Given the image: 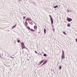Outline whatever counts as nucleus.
<instances>
[{"mask_svg":"<svg viewBox=\"0 0 77 77\" xmlns=\"http://www.w3.org/2000/svg\"><path fill=\"white\" fill-rule=\"evenodd\" d=\"M17 42H18L19 43H20V41L19 40H18L17 41Z\"/></svg>","mask_w":77,"mask_h":77,"instance_id":"obj_20","label":"nucleus"},{"mask_svg":"<svg viewBox=\"0 0 77 77\" xmlns=\"http://www.w3.org/2000/svg\"><path fill=\"white\" fill-rule=\"evenodd\" d=\"M44 32L45 33H46V29H44Z\"/></svg>","mask_w":77,"mask_h":77,"instance_id":"obj_12","label":"nucleus"},{"mask_svg":"<svg viewBox=\"0 0 77 77\" xmlns=\"http://www.w3.org/2000/svg\"><path fill=\"white\" fill-rule=\"evenodd\" d=\"M47 60H46L43 63V64L41 66H43V65H44L45 64V63H47Z\"/></svg>","mask_w":77,"mask_h":77,"instance_id":"obj_3","label":"nucleus"},{"mask_svg":"<svg viewBox=\"0 0 77 77\" xmlns=\"http://www.w3.org/2000/svg\"><path fill=\"white\" fill-rule=\"evenodd\" d=\"M59 68L60 69H62V66H60Z\"/></svg>","mask_w":77,"mask_h":77,"instance_id":"obj_13","label":"nucleus"},{"mask_svg":"<svg viewBox=\"0 0 77 77\" xmlns=\"http://www.w3.org/2000/svg\"><path fill=\"white\" fill-rule=\"evenodd\" d=\"M22 49H23V48H24V45H21Z\"/></svg>","mask_w":77,"mask_h":77,"instance_id":"obj_7","label":"nucleus"},{"mask_svg":"<svg viewBox=\"0 0 77 77\" xmlns=\"http://www.w3.org/2000/svg\"><path fill=\"white\" fill-rule=\"evenodd\" d=\"M75 41H76V42H77V38L75 39Z\"/></svg>","mask_w":77,"mask_h":77,"instance_id":"obj_23","label":"nucleus"},{"mask_svg":"<svg viewBox=\"0 0 77 77\" xmlns=\"http://www.w3.org/2000/svg\"><path fill=\"white\" fill-rule=\"evenodd\" d=\"M30 29V27H28V29Z\"/></svg>","mask_w":77,"mask_h":77,"instance_id":"obj_24","label":"nucleus"},{"mask_svg":"<svg viewBox=\"0 0 77 77\" xmlns=\"http://www.w3.org/2000/svg\"><path fill=\"white\" fill-rule=\"evenodd\" d=\"M25 24L26 26H27V21H26L25 22Z\"/></svg>","mask_w":77,"mask_h":77,"instance_id":"obj_8","label":"nucleus"},{"mask_svg":"<svg viewBox=\"0 0 77 77\" xmlns=\"http://www.w3.org/2000/svg\"><path fill=\"white\" fill-rule=\"evenodd\" d=\"M24 45V43H23V42H22L21 43V45Z\"/></svg>","mask_w":77,"mask_h":77,"instance_id":"obj_19","label":"nucleus"},{"mask_svg":"<svg viewBox=\"0 0 77 77\" xmlns=\"http://www.w3.org/2000/svg\"><path fill=\"white\" fill-rule=\"evenodd\" d=\"M35 53H36V54H38V52L36 51H35Z\"/></svg>","mask_w":77,"mask_h":77,"instance_id":"obj_21","label":"nucleus"},{"mask_svg":"<svg viewBox=\"0 0 77 77\" xmlns=\"http://www.w3.org/2000/svg\"><path fill=\"white\" fill-rule=\"evenodd\" d=\"M26 18V17H23V19H25Z\"/></svg>","mask_w":77,"mask_h":77,"instance_id":"obj_22","label":"nucleus"},{"mask_svg":"<svg viewBox=\"0 0 77 77\" xmlns=\"http://www.w3.org/2000/svg\"><path fill=\"white\" fill-rule=\"evenodd\" d=\"M67 26L68 27H70V26H71L70 24L69 23H68L67 25Z\"/></svg>","mask_w":77,"mask_h":77,"instance_id":"obj_10","label":"nucleus"},{"mask_svg":"<svg viewBox=\"0 0 77 77\" xmlns=\"http://www.w3.org/2000/svg\"><path fill=\"white\" fill-rule=\"evenodd\" d=\"M61 58L62 60V59H65V55H62Z\"/></svg>","mask_w":77,"mask_h":77,"instance_id":"obj_2","label":"nucleus"},{"mask_svg":"<svg viewBox=\"0 0 77 77\" xmlns=\"http://www.w3.org/2000/svg\"><path fill=\"white\" fill-rule=\"evenodd\" d=\"M31 31H32V32H34V31H35V30H33L32 29H30Z\"/></svg>","mask_w":77,"mask_h":77,"instance_id":"obj_17","label":"nucleus"},{"mask_svg":"<svg viewBox=\"0 0 77 77\" xmlns=\"http://www.w3.org/2000/svg\"><path fill=\"white\" fill-rule=\"evenodd\" d=\"M42 53H44V52H42Z\"/></svg>","mask_w":77,"mask_h":77,"instance_id":"obj_25","label":"nucleus"},{"mask_svg":"<svg viewBox=\"0 0 77 77\" xmlns=\"http://www.w3.org/2000/svg\"><path fill=\"white\" fill-rule=\"evenodd\" d=\"M26 20V21H31V19H30L27 18Z\"/></svg>","mask_w":77,"mask_h":77,"instance_id":"obj_6","label":"nucleus"},{"mask_svg":"<svg viewBox=\"0 0 77 77\" xmlns=\"http://www.w3.org/2000/svg\"><path fill=\"white\" fill-rule=\"evenodd\" d=\"M49 16L50 17L51 24H53V18L51 17V16L50 15Z\"/></svg>","mask_w":77,"mask_h":77,"instance_id":"obj_1","label":"nucleus"},{"mask_svg":"<svg viewBox=\"0 0 77 77\" xmlns=\"http://www.w3.org/2000/svg\"><path fill=\"white\" fill-rule=\"evenodd\" d=\"M43 56H47V54H44Z\"/></svg>","mask_w":77,"mask_h":77,"instance_id":"obj_18","label":"nucleus"},{"mask_svg":"<svg viewBox=\"0 0 77 77\" xmlns=\"http://www.w3.org/2000/svg\"><path fill=\"white\" fill-rule=\"evenodd\" d=\"M63 34H64V35H66V33H65V32H63Z\"/></svg>","mask_w":77,"mask_h":77,"instance_id":"obj_16","label":"nucleus"},{"mask_svg":"<svg viewBox=\"0 0 77 77\" xmlns=\"http://www.w3.org/2000/svg\"><path fill=\"white\" fill-rule=\"evenodd\" d=\"M16 26H17V25H15L14 26L12 27V29H14L15 27H16Z\"/></svg>","mask_w":77,"mask_h":77,"instance_id":"obj_5","label":"nucleus"},{"mask_svg":"<svg viewBox=\"0 0 77 77\" xmlns=\"http://www.w3.org/2000/svg\"><path fill=\"white\" fill-rule=\"evenodd\" d=\"M43 62H44V61H41V62H40V64H41V63H43Z\"/></svg>","mask_w":77,"mask_h":77,"instance_id":"obj_9","label":"nucleus"},{"mask_svg":"<svg viewBox=\"0 0 77 77\" xmlns=\"http://www.w3.org/2000/svg\"><path fill=\"white\" fill-rule=\"evenodd\" d=\"M67 21L69 22L71 21L72 20V19H71V18H70L69 19L68 18L67 19Z\"/></svg>","mask_w":77,"mask_h":77,"instance_id":"obj_4","label":"nucleus"},{"mask_svg":"<svg viewBox=\"0 0 77 77\" xmlns=\"http://www.w3.org/2000/svg\"><path fill=\"white\" fill-rule=\"evenodd\" d=\"M62 51V55H65L64 54V51Z\"/></svg>","mask_w":77,"mask_h":77,"instance_id":"obj_15","label":"nucleus"},{"mask_svg":"<svg viewBox=\"0 0 77 77\" xmlns=\"http://www.w3.org/2000/svg\"><path fill=\"white\" fill-rule=\"evenodd\" d=\"M34 28L35 29H37V26H34Z\"/></svg>","mask_w":77,"mask_h":77,"instance_id":"obj_11","label":"nucleus"},{"mask_svg":"<svg viewBox=\"0 0 77 77\" xmlns=\"http://www.w3.org/2000/svg\"><path fill=\"white\" fill-rule=\"evenodd\" d=\"M58 8V6H56L54 7V9H55V8Z\"/></svg>","mask_w":77,"mask_h":77,"instance_id":"obj_14","label":"nucleus"}]
</instances>
